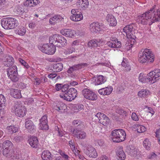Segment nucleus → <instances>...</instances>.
<instances>
[{"label":"nucleus","instance_id":"58","mask_svg":"<svg viewBox=\"0 0 160 160\" xmlns=\"http://www.w3.org/2000/svg\"><path fill=\"white\" fill-rule=\"evenodd\" d=\"M4 108H0V119L3 118L4 116L5 112L4 111Z\"/></svg>","mask_w":160,"mask_h":160},{"label":"nucleus","instance_id":"64","mask_svg":"<svg viewBox=\"0 0 160 160\" xmlns=\"http://www.w3.org/2000/svg\"><path fill=\"white\" fill-rule=\"evenodd\" d=\"M62 87V84L57 83L55 85V88L57 91H59L61 89Z\"/></svg>","mask_w":160,"mask_h":160},{"label":"nucleus","instance_id":"39","mask_svg":"<svg viewBox=\"0 0 160 160\" xmlns=\"http://www.w3.org/2000/svg\"><path fill=\"white\" fill-rule=\"evenodd\" d=\"M143 144L144 148L148 150H150L151 146V142L148 139L146 138L144 140Z\"/></svg>","mask_w":160,"mask_h":160},{"label":"nucleus","instance_id":"1","mask_svg":"<svg viewBox=\"0 0 160 160\" xmlns=\"http://www.w3.org/2000/svg\"><path fill=\"white\" fill-rule=\"evenodd\" d=\"M139 22L143 25L148 23L151 25L153 23L160 20V9H157L154 5L150 10L138 17Z\"/></svg>","mask_w":160,"mask_h":160},{"label":"nucleus","instance_id":"11","mask_svg":"<svg viewBox=\"0 0 160 160\" xmlns=\"http://www.w3.org/2000/svg\"><path fill=\"white\" fill-rule=\"evenodd\" d=\"M99 120V122L104 126H107L109 124L110 119L105 115L101 112L98 113L96 115Z\"/></svg>","mask_w":160,"mask_h":160},{"label":"nucleus","instance_id":"33","mask_svg":"<svg viewBox=\"0 0 160 160\" xmlns=\"http://www.w3.org/2000/svg\"><path fill=\"white\" fill-rule=\"evenodd\" d=\"M68 144L71 149L75 155L78 156V158H80V156L79 155L80 151L75 148L73 141L72 140L69 141L68 142Z\"/></svg>","mask_w":160,"mask_h":160},{"label":"nucleus","instance_id":"62","mask_svg":"<svg viewBox=\"0 0 160 160\" xmlns=\"http://www.w3.org/2000/svg\"><path fill=\"white\" fill-rule=\"evenodd\" d=\"M17 11L18 14H22L24 12V10L21 7H18L17 9Z\"/></svg>","mask_w":160,"mask_h":160},{"label":"nucleus","instance_id":"44","mask_svg":"<svg viewBox=\"0 0 160 160\" xmlns=\"http://www.w3.org/2000/svg\"><path fill=\"white\" fill-rule=\"evenodd\" d=\"M56 50V48L54 45L51 44L50 45L49 48L48 49V52H51L52 53H47L49 55H52L55 53Z\"/></svg>","mask_w":160,"mask_h":160},{"label":"nucleus","instance_id":"2","mask_svg":"<svg viewBox=\"0 0 160 160\" xmlns=\"http://www.w3.org/2000/svg\"><path fill=\"white\" fill-rule=\"evenodd\" d=\"M138 60L142 63L152 62L154 61V55L151 49L145 48L142 49L138 55Z\"/></svg>","mask_w":160,"mask_h":160},{"label":"nucleus","instance_id":"55","mask_svg":"<svg viewBox=\"0 0 160 160\" xmlns=\"http://www.w3.org/2000/svg\"><path fill=\"white\" fill-rule=\"evenodd\" d=\"M116 112L118 114L123 116H126V112L123 109H117Z\"/></svg>","mask_w":160,"mask_h":160},{"label":"nucleus","instance_id":"59","mask_svg":"<svg viewBox=\"0 0 160 160\" xmlns=\"http://www.w3.org/2000/svg\"><path fill=\"white\" fill-rule=\"evenodd\" d=\"M157 155L154 152H152L148 156V158L149 159H154L156 158Z\"/></svg>","mask_w":160,"mask_h":160},{"label":"nucleus","instance_id":"36","mask_svg":"<svg viewBox=\"0 0 160 160\" xmlns=\"http://www.w3.org/2000/svg\"><path fill=\"white\" fill-rule=\"evenodd\" d=\"M106 81L105 78L102 75L98 77L97 79L95 80V84L99 85L103 83Z\"/></svg>","mask_w":160,"mask_h":160},{"label":"nucleus","instance_id":"25","mask_svg":"<svg viewBox=\"0 0 160 160\" xmlns=\"http://www.w3.org/2000/svg\"><path fill=\"white\" fill-rule=\"evenodd\" d=\"M60 35L58 34H55L50 36L49 37V42L52 45H58L56 43L58 42V40H59V38Z\"/></svg>","mask_w":160,"mask_h":160},{"label":"nucleus","instance_id":"60","mask_svg":"<svg viewBox=\"0 0 160 160\" xmlns=\"http://www.w3.org/2000/svg\"><path fill=\"white\" fill-rule=\"evenodd\" d=\"M132 118L133 120L135 121H138L139 120L138 118L136 113L134 112L132 113Z\"/></svg>","mask_w":160,"mask_h":160},{"label":"nucleus","instance_id":"16","mask_svg":"<svg viewBox=\"0 0 160 160\" xmlns=\"http://www.w3.org/2000/svg\"><path fill=\"white\" fill-rule=\"evenodd\" d=\"M90 29L91 32L97 33L100 31L102 29L98 22H94L90 24Z\"/></svg>","mask_w":160,"mask_h":160},{"label":"nucleus","instance_id":"32","mask_svg":"<svg viewBox=\"0 0 160 160\" xmlns=\"http://www.w3.org/2000/svg\"><path fill=\"white\" fill-rule=\"evenodd\" d=\"M106 45L110 48H119L121 47V42H118L117 44L110 41L107 42Z\"/></svg>","mask_w":160,"mask_h":160},{"label":"nucleus","instance_id":"14","mask_svg":"<svg viewBox=\"0 0 160 160\" xmlns=\"http://www.w3.org/2000/svg\"><path fill=\"white\" fill-rule=\"evenodd\" d=\"M72 15L70 16V19L75 22L80 21V12L77 9H72L71 11Z\"/></svg>","mask_w":160,"mask_h":160},{"label":"nucleus","instance_id":"31","mask_svg":"<svg viewBox=\"0 0 160 160\" xmlns=\"http://www.w3.org/2000/svg\"><path fill=\"white\" fill-rule=\"evenodd\" d=\"M38 0H27L24 2L25 6L29 7H34L39 3Z\"/></svg>","mask_w":160,"mask_h":160},{"label":"nucleus","instance_id":"45","mask_svg":"<svg viewBox=\"0 0 160 160\" xmlns=\"http://www.w3.org/2000/svg\"><path fill=\"white\" fill-rule=\"evenodd\" d=\"M55 132L57 135L60 137H62L65 134V132L60 129L57 126L55 127Z\"/></svg>","mask_w":160,"mask_h":160},{"label":"nucleus","instance_id":"40","mask_svg":"<svg viewBox=\"0 0 160 160\" xmlns=\"http://www.w3.org/2000/svg\"><path fill=\"white\" fill-rule=\"evenodd\" d=\"M8 133L10 134L15 133L18 130V128L14 126H9L7 127Z\"/></svg>","mask_w":160,"mask_h":160},{"label":"nucleus","instance_id":"9","mask_svg":"<svg viewBox=\"0 0 160 160\" xmlns=\"http://www.w3.org/2000/svg\"><path fill=\"white\" fill-rule=\"evenodd\" d=\"M81 148L83 152L90 157L95 158L97 157L98 153L96 149L91 145H88L87 147L82 146Z\"/></svg>","mask_w":160,"mask_h":160},{"label":"nucleus","instance_id":"3","mask_svg":"<svg viewBox=\"0 0 160 160\" xmlns=\"http://www.w3.org/2000/svg\"><path fill=\"white\" fill-rule=\"evenodd\" d=\"M126 136V133L123 130L115 129L112 132L111 138L114 142H119L124 141Z\"/></svg>","mask_w":160,"mask_h":160},{"label":"nucleus","instance_id":"38","mask_svg":"<svg viewBox=\"0 0 160 160\" xmlns=\"http://www.w3.org/2000/svg\"><path fill=\"white\" fill-rule=\"evenodd\" d=\"M149 94V91L147 89H142L138 92V95L140 98H145Z\"/></svg>","mask_w":160,"mask_h":160},{"label":"nucleus","instance_id":"35","mask_svg":"<svg viewBox=\"0 0 160 160\" xmlns=\"http://www.w3.org/2000/svg\"><path fill=\"white\" fill-rule=\"evenodd\" d=\"M53 71L55 72H60L62 70L63 68V64L61 63H58L53 65Z\"/></svg>","mask_w":160,"mask_h":160},{"label":"nucleus","instance_id":"15","mask_svg":"<svg viewBox=\"0 0 160 160\" xmlns=\"http://www.w3.org/2000/svg\"><path fill=\"white\" fill-rule=\"evenodd\" d=\"M116 154L118 160H124L126 158V155L122 147H120L117 148Z\"/></svg>","mask_w":160,"mask_h":160},{"label":"nucleus","instance_id":"28","mask_svg":"<svg viewBox=\"0 0 160 160\" xmlns=\"http://www.w3.org/2000/svg\"><path fill=\"white\" fill-rule=\"evenodd\" d=\"M10 94L15 98H20L22 97L20 91L18 89L11 88L10 89Z\"/></svg>","mask_w":160,"mask_h":160},{"label":"nucleus","instance_id":"13","mask_svg":"<svg viewBox=\"0 0 160 160\" xmlns=\"http://www.w3.org/2000/svg\"><path fill=\"white\" fill-rule=\"evenodd\" d=\"M47 118V116L46 115H45L40 119V122L39 124V127L41 130H47L48 129Z\"/></svg>","mask_w":160,"mask_h":160},{"label":"nucleus","instance_id":"49","mask_svg":"<svg viewBox=\"0 0 160 160\" xmlns=\"http://www.w3.org/2000/svg\"><path fill=\"white\" fill-rule=\"evenodd\" d=\"M4 148H10L12 146V144L10 141L7 140L3 142L2 144Z\"/></svg>","mask_w":160,"mask_h":160},{"label":"nucleus","instance_id":"52","mask_svg":"<svg viewBox=\"0 0 160 160\" xmlns=\"http://www.w3.org/2000/svg\"><path fill=\"white\" fill-rule=\"evenodd\" d=\"M75 49L72 47L68 48L64 50V53L66 55L69 54L74 51Z\"/></svg>","mask_w":160,"mask_h":160},{"label":"nucleus","instance_id":"10","mask_svg":"<svg viewBox=\"0 0 160 160\" xmlns=\"http://www.w3.org/2000/svg\"><path fill=\"white\" fill-rule=\"evenodd\" d=\"M82 94L86 99L90 100H95L97 98L96 94L88 88H85L82 90Z\"/></svg>","mask_w":160,"mask_h":160},{"label":"nucleus","instance_id":"34","mask_svg":"<svg viewBox=\"0 0 160 160\" xmlns=\"http://www.w3.org/2000/svg\"><path fill=\"white\" fill-rule=\"evenodd\" d=\"M42 158L43 160H50L52 158L50 152L48 150L43 151L42 154Z\"/></svg>","mask_w":160,"mask_h":160},{"label":"nucleus","instance_id":"53","mask_svg":"<svg viewBox=\"0 0 160 160\" xmlns=\"http://www.w3.org/2000/svg\"><path fill=\"white\" fill-rule=\"evenodd\" d=\"M22 139L23 138L22 136L17 135L14 137L13 141L17 143H18L21 141Z\"/></svg>","mask_w":160,"mask_h":160},{"label":"nucleus","instance_id":"8","mask_svg":"<svg viewBox=\"0 0 160 160\" xmlns=\"http://www.w3.org/2000/svg\"><path fill=\"white\" fill-rule=\"evenodd\" d=\"M8 78L13 82H16L18 80L17 68L16 66L10 68L7 70Z\"/></svg>","mask_w":160,"mask_h":160},{"label":"nucleus","instance_id":"51","mask_svg":"<svg viewBox=\"0 0 160 160\" xmlns=\"http://www.w3.org/2000/svg\"><path fill=\"white\" fill-rule=\"evenodd\" d=\"M59 152L64 160H69V156L68 155L66 154L64 152L61 150H59Z\"/></svg>","mask_w":160,"mask_h":160},{"label":"nucleus","instance_id":"26","mask_svg":"<svg viewBox=\"0 0 160 160\" xmlns=\"http://www.w3.org/2000/svg\"><path fill=\"white\" fill-rule=\"evenodd\" d=\"M155 76V74L151 72L147 74L148 79L147 80H148V83H153L158 80V77H156Z\"/></svg>","mask_w":160,"mask_h":160},{"label":"nucleus","instance_id":"23","mask_svg":"<svg viewBox=\"0 0 160 160\" xmlns=\"http://www.w3.org/2000/svg\"><path fill=\"white\" fill-rule=\"evenodd\" d=\"M60 33L66 37L72 38L74 36V33L71 29H65L60 31Z\"/></svg>","mask_w":160,"mask_h":160},{"label":"nucleus","instance_id":"54","mask_svg":"<svg viewBox=\"0 0 160 160\" xmlns=\"http://www.w3.org/2000/svg\"><path fill=\"white\" fill-rule=\"evenodd\" d=\"M19 60L21 64L23 65L25 68H29V66L25 61L21 58L19 59Z\"/></svg>","mask_w":160,"mask_h":160},{"label":"nucleus","instance_id":"21","mask_svg":"<svg viewBox=\"0 0 160 160\" xmlns=\"http://www.w3.org/2000/svg\"><path fill=\"white\" fill-rule=\"evenodd\" d=\"M127 149L128 151H129V154L132 156L136 157L138 154V150L132 145L127 146Z\"/></svg>","mask_w":160,"mask_h":160},{"label":"nucleus","instance_id":"61","mask_svg":"<svg viewBox=\"0 0 160 160\" xmlns=\"http://www.w3.org/2000/svg\"><path fill=\"white\" fill-rule=\"evenodd\" d=\"M86 136V133L85 132L81 131V139H84Z\"/></svg>","mask_w":160,"mask_h":160},{"label":"nucleus","instance_id":"6","mask_svg":"<svg viewBox=\"0 0 160 160\" xmlns=\"http://www.w3.org/2000/svg\"><path fill=\"white\" fill-rule=\"evenodd\" d=\"M77 91L73 88H70L64 94H60V97L67 101H71L77 96Z\"/></svg>","mask_w":160,"mask_h":160},{"label":"nucleus","instance_id":"12","mask_svg":"<svg viewBox=\"0 0 160 160\" xmlns=\"http://www.w3.org/2000/svg\"><path fill=\"white\" fill-rule=\"evenodd\" d=\"M25 127L27 131L30 133H32L36 131L35 125L32 120L29 119L25 120Z\"/></svg>","mask_w":160,"mask_h":160},{"label":"nucleus","instance_id":"56","mask_svg":"<svg viewBox=\"0 0 160 160\" xmlns=\"http://www.w3.org/2000/svg\"><path fill=\"white\" fill-rule=\"evenodd\" d=\"M68 85L67 84H64L62 86L61 88V90L62 92L67 93V91H68Z\"/></svg>","mask_w":160,"mask_h":160},{"label":"nucleus","instance_id":"47","mask_svg":"<svg viewBox=\"0 0 160 160\" xmlns=\"http://www.w3.org/2000/svg\"><path fill=\"white\" fill-rule=\"evenodd\" d=\"M139 81L142 82L144 83L147 82L148 83V80H147L148 79L147 76L146 77L143 76L142 73H140L138 77Z\"/></svg>","mask_w":160,"mask_h":160},{"label":"nucleus","instance_id":"41","mask_svg":"<svg viewBox=\"0 0 160 160\" xmlns=\"http://www.w3.org/2000/svg\"><path fill=\"white\" fill-rule=\"evenodd\" d=\"M135 127L138 133H142L146 130V128L143 126L137 124L135 125Z\"/></svg>","mask_w":160,"mask_h":160},{"label":"nucleus","instance_id":"18","mask_svg":"<svg viewBox=\"0 0 160 160\" xmlns=\"http://www.w3.org/2000/svg\"><path fill=\"white\" fill-rule=\"evenodd\" d=\"M106 20L109 25L112 26H115L117 24V21L115 18L112 15L108 14L106 17Z\"/></svg>","mask_w":160,"mask_h":160},{"label":"nucleus","instance_id":"19","mask_svg":"<svg viewBox=\"0 0 160 160\" xmlns=\"http://www.w3.org/2000/svg\"><path fill=\"white\" fill-rule=\"evenodd\" d=\"M113 88L112 87H107L100 89L98 90L99 93L103 95H109L112 92Z\"/></svg>","mask_w":160,"mask_h":160},{"label":"nucleus","instance_id":"63","mask_svg":"<svg viewBox=\"0 0 160 160\" xmlns=\"http://www.w3.org/2000/svg\"><path fill=\"white\" fill-rule=\"evenodd\" d=\"M57 76V74L56 73H51L48 74V77L49 78L52 79L55 78Z\"/></svg>","mask_w":160,"mask_h":160},{"label":"nucleus","instance_id":"46","mask_svg":"<svg viewBox=\"0 0 160 160\" xmlns=\"http://www.w3.org/2000/svg\"><path fill=\"white\" fill-rule=\"evenodd\" d=\"M10 158V160H21L20 156L16 152L13 153Z\"/></svg>","mask_w":160,"mask_h":160},{"label":"nucleus","instance_id":"42","mask_svg":"<svg viewBox=\"0 0 160 160\" xmlns=\"http://www.w3.org/2000/svg\"><path fill=\"white\" fill-rule=\"evenodd\" d=\"M72 133L73 136L78 138L80 137V130L79 128H74L72 131Z\"/></svg>","mask_w":160,"mask_h":160},{"label":"nucleus","instance_id":"20","mask_svg":"<svg viewBox=\"0 0 160 160\" xmlns=\"http://www.w3.org/2000/svg\"><path fill=\"white\" fill-rule=\"evenodd\" d=\"M63 19V18L61 16L57 15L50 18L49 22L52 25H55L58 22H59Z\"/></svg>","mask_w":160,"mask_h":160},{"label":"nucleus","instance_id":"48","mask_svg":"<svg viewBox=\"0 0 160 160\" xmlns=\"http://www.w3.org/2000/svg\"><path fill=\"white\" fill-rule=\"evenodd\" d=\"M81 8L83 9H85L88 7V0H81Z\"/></svg>","mask_w":160,"mask_h":160},{"label":"nucleus","instance_id":"50","mask_svg":"<svg viewBox=\"0 0 160 160\" xmlns=\"http://www.w3.org/2000/svg\"><path fill=\"white\" fill-rule=\"evenodd\" d=\"M7 0H0V9L2 10L6 7V3Z\"/></svg>","mask_w":160,"mask_h":160},{"label":"nucleus","instance_id":"30","mask_svg":"<svg viewBox=\"0 0 160 160\" xmlns=\"http://www.w3.org/2000/svg\"><path fill=\"white\" fill-rule=\"evenodd\" d=\"M26 28L25 27L23 26H19L16 28L15 32L17 34L23 36L26 34Z\"/></svg>","mask_w":160,"mask_h":160},{"label":"nucleus","instance_id":"43","mask_svg":"<svg viewBox=\"0 0 160 160\" xmlns=\"http://www.w3.org/2000/svg\"><path fill=\"white\" fill-rule=\"evenodd\" d=\"M67 40L62 36L60 35L58 43H60L62 46H66L67 44Z\"/></svg>","mask_w":160,"mask_h":160},{"label":"nucleus","instance_id":"5","mask_svg":"<svg viewBox=\"0 0 160 160\" xmlns=\"http://www.w3.org/2000/svg\"><path fill=\"white\" fill-rule=\"evenodd\" d=\"M134 25L133 24L127 25L123 29V31L124 32L127 36V38L130 39V42H129L128 44H130L131 48L132 47L135 42H136L135 40L136 37L133 35V31L134 29L133 26Z\"/></svg>","mask_w":160,"mask_h":160},{"label":"nucleus","instance_id":"57","mask_svg":"<svg viewBox=\"0 0 160 160\" xmlns=\"http://www.w3.org/2000/svg\"><path fill=\"white\" fill-rule=\"evenodd\" d=\"M155 75L156 77L159 78L160 76V70L159 69H156L152 72Z\"/></svg>","mask_w":160,"mask_h":160},{"label":"nucleus","instance_id":"27","mask_svg":"<svg viewBox=\"0 0 160 160\" xmlns=\"http://www.w3.org/2000/svg\"><path fill=\"white\" fill-rule=\"evenodd\" d=\"M15 152L12 150L10 148H5L3 149L2 151V153L3 155L7 158H10L13 153Z\"/></svg>","mask_w":160,"mask_h":160},{"label":"nucleus","instance_id":"17","mask_svg":"<svg viewBox=\"0 0 160 160\" xmlns=\"http://www.w3.org/2000/svg\"><path fill=\"white\" fill-rule=\"evenodd\" d=\"M100 42L104 43V41L101 39H93L90 40L88 42V47L92 48H97L98 46L99 45V43Z\"/></svg>","mask_w":160,"mask_h":160},{"label":"nucleus","instance_id":"24","mask_svg":"<svg viewBox=\"0 0 160 160\" xmlns=\"http://www.w3.org/2000/svg\"><path fill=\"white\" fill-rule=\"evenodd\" d=\"M55 109L58 112L63 113L67 111V107L66 104L61 102L60 103V104H58L55 106Z\"/></svg>","mask_w":160,"mask_h":160},{"label":"nucleus","instance_id":"22","mask_svg":"<svg viewBox=\"0 0 160 160\" xmlns=\"http://www.w3.org/2000/svg\"><path fill=\"white\" fill-rule=\"evenodd\" d=\"M30 145L32 148H36L38 144V141L37 138L35 136H32L28 140Z\"/></svg>","mask_w":160,"mask_h":160},{"label":"nucleus","instance_id":"4","mask_svg":"<svg viewBox=\"0 0 160 160\" xmlns=\"http://www.w3.org/2000/svg\"><path fill=\"white\" fill-rule=\"evenodd\" d=\"M2 27L5 29L13 28L18 25V21L16 19L12 18H3L1 21Z\"/></svg>","mask_w":160,"mask_h":160},{"label":"nucleus","instance_id":"37","mask_svg":"<svg viewBox=\"0 0 160 160\" xmlns=\"http://www.w3.org/2000/svg\"><path fill=\"white\" fill-rule=\"evenodd\" d=\"M50 45L48 44H44L42 46H40L39 47V49L42 52L47 53H51L50 52L48 51Z\"/></svg>","mask_w":160,"mask_h":160},{"label":"nucleus","instance_id":"7","mask_svg":"<svg viewBox=\"0 0 160 160\" xmlns=\"http://www.w3.org/2000/svg\"><path fill=\"white\" fill-rule=\"evenodd\" d=\"M13 110L16 115L18 117H23L25 114L26 109L20 102H16L13 106Z\"/></svg>","mask_w":160,"mask_h":160},{"label":"nucleus","instance_id":"29","mask_svg":"<svg viewBox=\"0 0 160 160\" xmlns=\"http://www.w3.org/2000/svg\"><path fill=\"white\" fill-rule=\"evenodd\" d=\"M14 63V59L10 56H7V58L4 61L3 64L6 67H9L12 66Z\"/></svg>","mask_w":160,"mask_h":160}]
</instances>
